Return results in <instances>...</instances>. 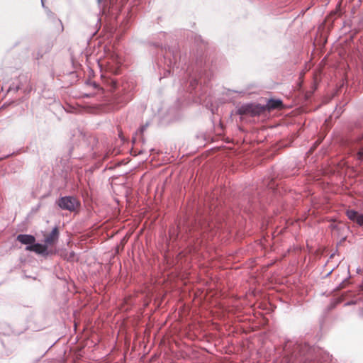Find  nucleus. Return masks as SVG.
I'll list each match as a JSON object with an SVG mask.
<instances>
[{"instance_id": "nucleus-1", "label": "nucleus", "mask_w": 363, "mask_h": 363, "mask_svg": "<svg viewBox=\"0 0 363 363\" xmlns=\"http://www.w3.org/2000/svg\"><path fill=\"white\" fill-rule=\"evenodd\" d=\"M240 115H249L250 116H259L264 113V106L259 104H245L242 106L238 111Z\"/></svg>"}, {"instance_id": "nucleus-2", "label": "nucleus", "mask_w": 363, "mask_h": 363, "mask_svg": "<svg viewBox=\"0 0 363 363\" xmlns=\"http://www.w3.org/2000/svg\"><path fill=\"white\" fill-rule=\"evenodd\" d=\"M59 206L64 210L74 211L79 206V201L72 196L62 197L57 202Z\"/></svg>"}, {"instance_id": "nucleus-3", "label": "nucleus", "mask_w": 363, "mask_h": 363, "mask_svg": "<svg viewBox=\"0 0 363 363\" xmlns=\"http://www.w3.org/2000/svg\"><path fill=\"white\" fill-rule=\"evenodd\" d=\"M59 230L57 227H55L50 233H43L44 242L48 246L55 245L59 238Z\"/></svg>"}, {"instance_id": "nucleus-4", "label": "nucleus", "mask_w": 363, "mask_h": 363, "mask_svg": "<svg viewBox=\"0 0 363 363\" xmlns=\"http://www.w3.org/2000/svg\"><path fill=\"white\" fill-rule=\"evenodd\" d=\"M346 215L350 220L357 223L359 225H363V214H359L354 210H347Z\"/></svg>"}, {"instance_id": "nucleus-5", "label": "nucleus", "mask_w": 363, "mask_h": 363, "mask_svg": "<svg viewBox=\"0 0 363 363\" xmlns=\"http://www.w3.org/2000/svg\"><path fill=\"white\" fill-rule=\"evenodd\" d=\"M264 108V112L266 111H272L274 109H281L283 107V103L281 100L279 99H269L265 106H263Z\"/></svg>"}, {"instance_id": "nucleus-6", "label": "nucleus", "mask_w": 363, "mask_h": 363, "mask_svg": "<svg viewBox=\"0 0 363 363\" xmlns=\"http://www.w3.org/2000/svg\"><path fill=\"white\" fill-rule=\"evenodd\" d=\"M48 247L45 244L42 245V244L36 243V244H33L31 245L28 246L26 247V250L33 251V252H36L37 254L43 255L47 252Z\"/></svg>"}, {"instance_id": "nucleus-7", "label": "nucleus", "mask_w": 363, "mask_h": 363, "mask_svg": "<svg viewBox=\"0 0 363 363\" xmlns=\"http://www.w3.org/2000/svg\"><path fill=\"white\" fill-rule=\"evenodd\" d=\"M17 240L25 245H31L35 242V239L30 235H18Z\"/></svg>"}, {"instance_id": "nucleus-8", "label": "nucleus", "mask_w": 363, "mask_h": 363, "mask_svg": "<svg viewBox=\"0 0 363 363\" xmlns=\"http://www.w3.org/2000/svg\"><path fill=\"white\" fill-rule=\"evenodd\" d=\"M356 157L358 160L363 161V142L360 143L358 147Z\"/></svg>"}, {"instance_id": "nucleus-9", "label": "nucleus", "mask_w": 363, "mask_h": 363, "mask_svg": "<svg viewBox=\"0 0 363 363\" xmlns=\"http://www.w3.org/2000/svg\"><path fill=\"white\" fill-rule=\"evenodd\" d=\"M111 61H113V60H111ZM107 67H108V69L112 72H114L115 74H118V72L116 70V69H114L113 67V65H112V62L108 60L107 61Z\"/></svg>"}, {"instance_id": "nucleus-10", "label": "nucleus", "mask_w": 363, "mask_h": 363, "mask_svg": "<svg viewBox=\"0 0 363 363\" xmlns=\"http://www.w3.org/2000/svg\"><path fill=\"white\" fill-rule=\"evenodd\" d=\"M111 83L113 84V88H114V87H115V86H116V83H115L113 81H112V82H111Z\"/></svg>"}, {"instance_id": "nucleus-11", "label": "nucleus", "mask_w": 363, "mask_h": 363, "mask_svg": "<svg viewBox=\"0 0 363 363\" xmlns=\"http://www.w3.org/2000/svg\"><path fill=\"white\" fill-rule=\"evenodd\" d=\"M118 64H119V62H116V68H118Z\"/></svg>"}]
</instances>
